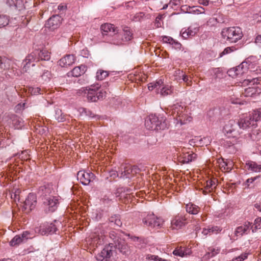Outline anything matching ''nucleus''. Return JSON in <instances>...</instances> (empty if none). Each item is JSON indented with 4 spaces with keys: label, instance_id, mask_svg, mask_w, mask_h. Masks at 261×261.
Returning <instances> with one entry per match:
<instances>
[{
    "label": "nucleus",
    "instance_id": "obj_1",
    "mask_svg": "<svg viewBox=\"0 0 261 261\" xmlns=\"http://www.w3.org/2000/svg\"><path fill=\"white\" fill-rule=\"evenodd\" d=\"M186 108L178 104L174 105L167 110V113L172 115L180 125L186 124L192 120V118L187 114Z\"/></svg>",
    "mask_w": 261,
    "mask_h": 261
},
{
    "label": "nucleus",
    "instance_id": "obj_2",
    "mask_svg": "<svg viewBox=\"0 0 261 261\" xmlns=\"http://www.w3.org/2000/svg\"><path fill=\"white\" fill-rule=\"evenodd\" d=\"M168 125L166 118L161 115L151 114L145 122V126L149 130H163L168 127Z\"/></svg>",
    "mask_w": 261,
    "mask_h": 261
},
{
    "label": "nucleus",
    "instance_id": "obj_3",
    "mask_svg": "<svg viewBox=\"0 0 261 261\" xmlns=\"http://www.w3.org/2000/svg\"><path fill=\"white\" fill-rule=\"evenodd\" d=\"M222 37L230 43H236L242 39L243 35L240 27L226 28L221 32Z\"/></svg>",
    "mask_w": 261,
    "mask_h": 261
},
{
    "label": "nucleus",
    "instance_id": "obj_4",
    "mask_svg": "<svg viewBox=\"0 0 261 261\" xmlns=\"http://www.w3.org/2000/svg\"><path fill=\"white\" fill-rule=\"evenodd\" d=\"M99 87L97 85L91 86L90 88L83 87L80 89L82 92L86 94L88 100L90 101L95 102L99 99H102L106 96V92L100 90L97 91Z\"/></svg>",
    "mask_w": 261,
    "mask_h": 261
},
{
    "label": "nucleus",
    "instance_id": "obj_5",
    "mask_svg": "<svg viewBox=\"0 0 261 261\" xmlns=\"http://www.w3.org/2000/svg\"><path fill=\"white\" fill-rule=\"evenodd\" d=\"M223 132L228 137L237 138L242 132L239 128L238 122L230 120L227 122L223 127Z\"/></svg>",
    "mask_w": 261,
    "mask_h": 261
},
{
    "label": "nucleus",
    "instance_id": "obj_6",
    "mask_svg": "<svg viewBox=\"0 0 261 261\" xmlns=\"http://www.w3.org/2000/svg\"><path fill=\"white\" fill-rule=\"evenodd\" d=\"M143 223L150 228H160L164 223L163 220L155 216L153 214H149L143 219Z\"/></svg>",
    "mask_w": 261,
    "mask_h": 261
},
{
    "label": "nucleus",
    "instance_id": "obj_7",
    "mask_svg": "<svg viewBox=\"0 0 261 261\" xmlns=\"http://www.w3.org/2000/svg\"><path fill=\"white\" fill-rule=\"evenodd\" d=\"M59 204L58 199L55 196H49L44 199L43 206L44 211L47 213L55 212L58 207Z\"/></svg>",
    "mask_w": 261,
    "mask_h": 261
},
{
    "label": "nucleus",
    "instance_id": "obj_8",
    "mask_svg": "<svg viewBox=\"0 0 261 261\" xmlns=\"http://www.w3.org/2000/svg\"><path fill=\"white\" fill-rule=\"evenodd\" d=\"M120 35L121 36L120 39L117 38L120 35H118L115 37L113 40V44L119 45L124 42L130 41L133 38L132 31L128 27H124Z\"/></svg>",
    "mask_w": 261,
    "mask_h": 261
},
{
    "label": "nucleus",
    "instance_id": "obj_9",
    "mask_svg": "<svg viewBox=\"0 0 261 261\" xmlns=\"http://www.w3.org/2000/svg\"><path fill=\"white\" fill-rule=\"evenodd\" d=\"M37 55H38V53L34 51L26 57L23 62V72H28L31 67H34L35 65V62L39 61L37 56H36Z\"/></svg>",
    "mask_w": 261,
    "mask_h": 261
},
{
    "label": "nucleus",
    "instance_id": "obj_10",
    "mask_svg": "<svg viewBox=\"0 0 261 261\" xmlns=\"http://www.w3.org/2000/svg\"><path fill=\"white\" fill-rule=\"evenodd\" d=\"M247 66L248 62H243L236 68L230 69L228 71L229 75L232 77H241L248 72Z\"/></svg>",
    "mask_w": 261,
    "mask_h": 261
},
{
    "label": "nucleus",
    "instance_id": "obj_11",
    "mask_svg": "<svg viewBox=\"0 0 261 261\" xmlns=\"http://www.w3.org/2000/svg\"><path fill=\"white\" fill-rule=\"evenodd\" d=\"M114 246L109 244L105 248L96 256L98 261H107L113 254Z\"/></svg>",
    "mask_w": 261,
    "mask_h": 261
},
{
    "label": "nucleus",
    "instance_id": "obj_12",
    "mask_svg": "<svg viewBox=\"0 0 261 261\" xmlns=\"http://www.w3.org/2000/svg\"><path fill=\"white\" fill-rule=\"evenodd\" d=\"M57 231V227L53 223H46L41 225L39 227H36L35 231L41 235H47L49 233H55Z\"/></svg>",
    "mask_w": 261,
    "mask_h": 261
},
{
    "label": "nucleus",
    "instance_id": "obj_13",
    "mask_svg": "<svg viewBox=\"0 0 261 261\" xmlns=\"http://www.w3.org/2000/svg\"><path fill=\"white\" fill-rule=\"evenodd\" d=\"M240 130L248 129L252 127H256L255 122L251 118L249 115L240 118L238 121Z\"/></svg>",
    "mask_w": 261,
    "mask_h": 261
},
{
    "label": "nucleus",
    "instance_id": "obj_14",
    "mask_svg": "<svg viewBox=\"0 0 261 261\" xmlns=\"http://www.w3.org/2000/svg\"><path fill=\"white\" fill-rule=\"evenodd\" d=\"M94 174L92 172L80 171L77 173V179L84 185H88L95 178Z\"/></svg>",
    "mask_w": 261,
    "mask_h": 261
},
{
    "label": "nucleus",
    "instance_id": "obj_15",
    "mask_svg": "<svg viewBox=\"0 0 261 261\" xmlns=\"http://www.w3.org/2000/svg\"><path fill=\"white\" fill-rule=\"evenodd\" d=\"M37 203L36 197L33 193H30L23 202V208L29 211L33 210Z\"/></svg>",
    "mask_w": 261,
    "mask_h": 261
},
{
    "label": "nucleus",
    "instance_id": "obj_16",
    "mask_svg": "<svg viewBox=\"0 0 261 261\" xmlns=\"http://www.w3.org/2000/svg\"><path fill=\"white\" fill-rule=\"evenodd\" d=\"M186 219L182 216H175L171 222V225L172 229H178L184 226L186 223Z\"/></svg>",
    "mask_w": 261,
    "mask_h": 261
},
{
    "label": "nucleus",
    "instance_id": "obj_17",
    "mask_svg": "<svg viewBox=\"0 0 261 261\" xmlns=\"http://www.w3.org/2000/svg\"><path fill=\"white\" fill-rule=\"evenodd\" d=\"M60 19L61 17L59 15H53L48 19L45 23V27L50 30H55L60 25Z\"/></svg>",
    "mask_w": 261,
    "mask_h": 261
},
{
    "label": "nucleus",
    "instance_id": "obj_18",
    "mask_svg": "<svg viewBox=\"0 0 261 261\" xmlns=\"http://www.w3.org/2000/svg\"><path fill=\"white\" fill-rule=\"evenodd\" d=\"M54 192L52 185H47L41 186L39 188L38 194L41 197L45 198L51 196L50 195Z\"/></svg>",
    "mask_w": 261,
    "mask_h": 261
},
{
    "label": "nucleus",
    "instance_id": "obj_19",
    "mask_svg": "<svg viewBox=\"0 0 261 261\" xmlns=\"http://www.w3.org/2000/svg\"><path fill=\"white\" fill-rule=\"evenodd\" d=\"M74 57L72 55H68L61 58L58 62L59 65L62 67H67L74 62Z\"/></svg>",
    "mask_w": 261,
    "mask_h": 261
},
{
    "label": "nucleus",
    "instance_id": "obj_20",
    "mask_svg": "<svg viewBox=\"0 0 261 261\" xmlns=\"http://www.w3.org/2000/svg\"><path fill=\"white\" fill-rule=\"evenodd\" d=\"M197 154L192 151L191 153H185L179 157V161L182 164H188L194 161L197 158Z\"/></svg>",
    "mask_w": 261,
    "mask_h": 261
},
{
    "label": "nucleus",
    "instance_id": "obj_21",
    "mask_svg": "<svg viewBox=\"0 0 261 261\" xmlns=\"http://www.w3.org/2000/svg\"><path fill=\"white\" fill-rule=\"evenodd\" d=\"M86 241L89 245L92 247L97 246V245H100L103 243V239L102 237H99L95 233L87 238Z\"/></svg>",
    "mask_w": 261,
    "mask_h": 261
},
{
    "label": "nucleus",
    "instance_id": "obj_22",
    "mask_svg": "<svg viewBox=\"0 0 261 261\" xmlns=\"http://www.w3.org/2000/svg\"><path fill=\"white\" fill-rule=\"evenodd\" d=\"M216 179H209L206 180L204 189H201L202 193L204 195H206L208 193L211 192L216 187Z\"/></svg>",
    "mask_w": 261,
    "mask_h": 261
},
{
    "label": "nucleus",
    "instance_id": "obj_23",
    "mask_svg": "<svg viewBox=\"0 0 261 261\" xmlns=\"http://www.w3.org/2000/svg\"><path fill=\"white\" fill-rule=\"evenodd\" d=\"M221 250L219 247H210L207 249L206 253L203 257V259L207 260L218 254Z\"/></svg>",
    "mask_w": 261,
    "mask_h": 261
},
{
    "label": "nucleus",
    "instance_id": "obj_24",
    "mask_svg": "<svg viewBox=\"0 0 261 261\" xmlns=\"http://www.w3.org/2000/svg\"><path fill=\"white\" fill-rule=\"evenodd\" d=\"M103 35H107L108 33L117 32V28H115L113 24L111 23H105L102 24L100 27Z\"/></svg>",
    "mask_w": 261,
    "mask_h": 261
},
{
    "label": "nucleus",
    "instance_id": "obj_25",
    "mask_svg": "<svg viewBox=\"0 0 261 261\" xmlns=\"http://www.w3.org/2000/svg\"><path fill=\"white\" fill-rule=\"evenodd\" d=\"M7 4L12 9L20 10L23 8L22 0H7Z\"/></svg>",
    "mask_w": 261,
    "mask_h": 261
},
{
    "label": "nucleus",
    "instance_id": "obj_26",
    "mask_svg": "<svg viewBox=\"0 0 261 261\" xmlns=\"http://www.w3.org/2000/svg\"><path fill=\"white\" fill-rule=\"evenodd\" d=\"M198 30L199 29L197 27L192 29V27H190L184 31H181V36L184 39L194 36L198 32Z\"/></svg>",
    "mask_w": 261,
    "mask_h": 261
},
{
    "label": "nucleus",
    "instance_id": "obj_27",
    "mask_svg": "<svg viewBox=\"0 0 261 261\" xmlns=\"http://www.w3.org/2000/svg\"><path fill=\"white\" fill-rule=\"evenodd\" d=\"M250 226L249 222H246L243 225L238 227L235 230V235L236 236H243V234L249 231Z\"/></svg>",
    "mask_w": 261,
    "mask_h": 261
},
{
    "label": "nucleus",
    "instance_id": "obj_28",
    "mask_svg": "<svg viewBox=\"0 0 261 261\" xmlns=\"http://www.w3.org/2000/svg\"><path fill=\"white\" fill-rule=\"evenodd\" d=\"M246 167L248 170L252 172H257L261 171V165H258L256 163L251 161L246 162Z\"/></svg>",
    "mask_w": 261,
    "mask_h": 261
},
{
    "label": "nucleus",
    "instance_id": "obj_29",
    "mask_svg": "<svg viewBox=\"0 0 261 261\" xmlns=\"http://www.w3.org/2000/svg\"><path fill=\"white\" fill-rule=\"evenodd\" d=\"M34 51L35 52H37V53H38V55H36V56H37L39 61H48L50 59V53H49L47 50H35Z\"/></svg>",
    "mask_w": 261,
    "mask_h": 261
},
{
    "label": "nucleus",
    "instance_id": "obj_30",
    "mask_svg": "<svg viewBox=\"0 0 261 261\" xmlns=\"http://www.w3.org/2000/svg\"><path fill=\"white\" fill-rule=\"evenodd\" d=\"M86 69V67L85 65H81L74 67L69 73L73 76L79 77L85 73Z\"/></svg>",
    "mask_w": 261,
    "mask_h": 261
},
{
    "label": "nucleus",
    "instance_id": "obj_31",
    "mask_svg": "<svg viewBox=\"0 0 261 261\" xmlns=\"http://www.w3.org/2000/svg\"><path fill=\"white\" fill-rule=\"evenodd\" d=\"M248 71L254 73L256 74L261 73V67L257 63H248Z\"/></svg>",
    "mask_w": 261,
    "mask_h": 261
},
{
    "label": "nucleus",
    "instance_id": "obj_32",
    "mask_svg": "<svg viewBox=\"0 0 261 261\" xmlns=\"http://www.w3.org/2000/svg\"><path fill=\"white\" fill-rule=\"evenodd\" d=\"M186 210L188 213L196 215L199 213L200 208L192 203H189L186 205Z\"/></svg>",
    "mask_w": 261,
    "mask_h": 261
},
{
    "label": "nucleus",
    "instance_id": "obj_33",
    "mask_svg": "<svg viewBox=\"0 0 261 261\" xmlns=\"http://www.w3.org/2000/svg\"><path fill=\"white\" fill-rule=\"evenodd\" d=\"M54 117L59 122H64L66 120V115H64L62 113V110L59 109H57L55 110Z\"/></svg>",
    "mask_w": 261,
    "mask_h": 261
},
{
    "label": "nucleus",
    "instance_id": "obj_34",
    "mask_svg": "<svg viewBox=\"0 0 261 261\" xmlns=\"http://www.w3.org/2000/svg\"><path fill=\"white\" fill-rule=\"evenodd\" d=\"M163 86V81L160 80L156 81L155 83H151L148 85V89L149 90H152L153 89H156V92L159 93V90Z\"/></svg>",
    "mask_w": 261,
    "mask_h": 261
},
{
    "label": "nucleus",
    "instance_id": "obj_35",
    "mask_svg": "<svg viewBox=\"0 0 261 261\" xmlns=\"http://www.w3.org/2000/svg\"><path fill=\"white\" fill-rule=\"evenodd\" d=\"M29 93L31 95L43 94L45 91V89L40 87H30L28 88Z\"/></svg>",
    "mask_w": 261,
    "mask_h": 261
},
{
    "label": "nucleus",
    "instance_id": "obj_36",
    "mask_svg": "<svg viewBox=\"0 0 261 261\" xmlns=\"http://www.w3.org/2000/svg\"><path fill=\"white\" fill-rule=\"evenodd\" d=\"M78 111L81 116H87L89 118H94L96 116L91 111L84 108H80Z\"/></svg>",
    "mask_w": 261,
    "mask_h": 261
},
{
    "label": "nucleus",
    "instance_id": "obj_37",
    "mask_svg": "<svg viewBox=\"0 0 261 261\" xmlns=\"http://www.w3.org/2000/svg\"><path fill=\"white\" fill-rule=\"evenodd\" d=\"M251 118L255 122V125L257 126L256 122L261 119V109L253 111L251 114L249 115Z\"/></svg>",
    "mask_w": 261,
    "mask_h": 261
},
{
    "label": "nucleus",
    "instance_id": "obj_38",
    "mask_svg": "<svg viewBox=\"0 0 261 261\" xmlns=\"http://www.w3.org/2000/svg\"><path fill=\"white\" fill-rule=\"evenodd\" d=\"M219 166L222 171L229 172L231 170L232 163H227L223 160H222V161L219 162Z\"/></svg>",
    "mask_w": 261,
    "mask_h": 261
},
{
    "label": "nucleus",
    "instance_id": "obj_39",
    "mask_svg": "<svg viewBox=\"0 0 261 261\" xmlns=\"http://www.w3.org/2000/svg\"><path fill=\"white\" fill-rule=\"evenodd\" d=\"M10 60L5 57H0V69L5 70L10 67Z\"/></svg>",
    "mask_w": 261,
    "mask_h": 261
},
{
    "label": "nucleus",
    "instance_id": "obj_40",
    "mask_svg": "<svg viewBox=\"0 0 261 261\" xmlns=\"http://www.w3.org/2000/svg\"><path fill=\"white\" fill-rule=\"evenodd\" d=\"M173 92V89L171 86L164 85L159 90V93L162 96H166L171 94Z\"/></svg>",
    "mask_w": 261,
    "mask_h": 261
},
{
    "label": "nucleus",
    "instance_id": "obj_41",
    "mask_svg": "<svg viewBox=\"0 0 261 261\" xmlns=\"http://www.w3.org/2000/svg\"><path fill=\"white\" fill-rule=\"evenodd\" d=\"M110 223L112 224H113L114 225L116 226L120 227L122 225V222L120 220L119 216L118 215H114L111 216L109 218Z\"/></svg>",
    "mask_w": 261,
    "mask_h": 261
},
{
    "label": "nucleus",
    "instance_id": "obj_42",
    "mask_svg": "<svg viewBox=\"0 0 261 261\" xmlns=\"http://www.w3.org/2000/svg\"><path fill=\"white\" fill-rule=\"evenodd\" d=\"M261 82V77H254L252 79H248L244 80V85H254V84H259Z\"/></svg>",
    "mask_w": 261,
    "mask_h": 261
},
{
    "label": "nucleus",
    "instance_id": "obj_43",
    "mask_svg": "<svg viewBox=\"0 0 261 261\" xmlns=\"http://www.w3.org/2000/svg\"><path fill=\"white\" fill-rule=\"evenodd\" d=\"M191 14H204L205 12V9L204 8L201 6H193L191 7Z\"/></svg>",
    "mask_w": 261,
    "mask_h": 261
},
{
    "label": "nucleus",
    "instance_id": "obj_44",
    "mask_svg": "<svg viewBox=\"0 0 261 261\" xmlns=\"http://www.w3.org/2000/svg\"><path fill=\"white\" fill-rule=\"evenodd\" d=\"M23 241L20 235H17L10 242V245L12 246H15Z\"/></svg>",
    "mask_w": 261,
    "mask_h": 261
},
{
    "label": "nucleus",
    "instance_id": "obj_45",
    "mask_svg": "<svg viewBox=\"0 0 261 261\" xmlns=\"http://www.w3.org/2000/svg\"><path fill=\"white\" fill-rule=\"evenodd\" d=\"M108 76V73L107 71L99 70L96 73V79L98 80H103Z\"/></svg>",
    "mask_w": 261,
    "mask_h": 261
},
{
    "label": "nucleus",
    "instance_id": "obj_46",
    "mask_svg": "<svg viewBox=\"0 0 261 261\" xmlns=\"http://www.w3.org/2000/svg\"><path fill=\"white\" fill-rule=\"evenodd\" d=\"M173 254L175 256L183 257L187 254V252L185 251L181 247L176 248L173 252Z\"/></svg>",
    "mask_w": 261,
    "mask_h": 261
},
{
    "label": "nucleus",
    "instance_id": "obj_47",
    "mask_svg": "<svg viewBox=\"0 0 261 261\" xmlns=\"http://www.w3.org/2000/svg\"><path fill=\"white\" fill-rule=\"evenodd\" d=\"M9 21V18L7 16L0 15V28L7 25Z\"/></svg>",
    "mask_w": 261,
    "mask_h": 261
},
{
    "label": "nucleus",
    "instance_id": "obj_48",
    "mask_svg": "<svg viewBox=\"0 0 261 261\" xmlns=\"http://www.w3.org/2000/svg\"><path fill=\"white\" fill-rule=\"evenodd\" d=\"M124 171H122L121 170V175L120 176L121 177L126 176V177H128V175L130 173L132 172V169H130V167L129 166L124 167L123 168Z\"/></svg>",
    "mask_w": 261,
    "mask_h": 261
},
{
    "label": "nucleus",
    "instance_id": "obj_49",
    "mask_svg": "<svg viewBox=\"0 0 261 261\" xmlns=\"http://www.w3.org/2000/svg\"><path fill=\"white\" fill-rule=\"evenodd\" d=\"M163 41L164 42V43H169L170 44H176V45H179L180 44L178 43V42H176L175 40H174L173 39V38H172L171 37H167V36H165L163 38Z\"/></svg>",
    "mask_w": 261,
    "mask_h": 261
},
{
    "label": "nucleus",
    "instance_id": "obj_50",
    "mask_svg": "<svg viewBox=\"0 0 261 261\" xmlns=\"http://www.w3.org/2000/svg\"><path fill=\"white\" fill-rule=\"evenodd\" d=\"M23 241H26L29 239H32L34 238V236L29 231H25L20 235Z\"/></svg>",
    "mask_w": 261,
    "mask_h": 261
},
{
    "label": "nucleus",
    "instance_id": "obj_51",
    "mask_svg": "<svg viewBox=\"0 0 261 261\" xmlns=\"http://www.w3.org/2000/svg\"><path fill=\"white\" fill-rule=\"evenodd\" d=\"M210 229L211 235L212 234H218L220 233L222 231V228L220 226H215L210 227Z\"/></svg>",
    "mask_w": 261,
    "mask_h": 261
},
{
    "label": "nucleus",
    "instance_id": "obj_52",
    "mask_svg": "<svg viewBox=\"0 0 261 261\" xmlns=\"http://www.w3.org/2000/svg\"><path fill=\"white\" fill-rule=\"evenodd\" d=\"M51 73L48 70L45 71L42 74L41 77L45 82H48L49 81L51 77Z\"/></svg>",
    "mask_w": 261,
    "mask_h": 261
},
{
    "label": "nucleus",
    "instance_id": "obj_53",
    "mask_svg": "<svg viewBox=\"0 0 261 261\" xmlns=\"http://www.w3.org/2000/svg\"><path fill=\"white\" fill-rule=\"evenodd\" d=\"M174 75L175 76V80H180L181 79L185 74H184L182 71L178 69L175 71Z\"/></svg>",
    "mask_w": 261,
    "mask_h": 261
},
{
    "label": "nucleus",
    "instance_id": "obj_54",
    "mask_svg": "<svg viewBox=\"0 0 261 261\" xmlns=\"http://www.w3.org/2000/svg\"><path fill=\"white\" fill-rule=\"evenodd\" d=\"M149 259H152L154 261H169L168 260L163 259L158 256L153 255H149L147 257Z\"/></svg>",
    "mask_w": 261,
    "mask_h": 261
},
{
    "label": "nucleus",
    "instance_id": "obj_55",
    "mask_svg": "<svg viewBox=\"0 0 261 261\" xmlns=\"http://www.w3.org/2000/svg\"><path fill=\"white\" fill-rule=\"evenodd\" d=\"M250 136L252 140L258 141L260 139L261 135L258 133H256V134H255V133L253 132L250 134Z\"/></svg>",
    "mask_w": 261,
    "mask_h": 261
},
{
    "label": "nucleus",
    "instance_id": "obj_56",
    "mask_svg": "<svg viewBox=\"0 0 261 261\" xmlns=\"http://www.w3.org/2000/svg\"><path fill=\"white\" fill-rule=\"evenodd\" d=\"M233 50L234 49L233 47H227L225 48L222 53H220V57H221L224 55L228 54L233 51Z\"/></svg>",
    "mask_w": 261,
    "mask_h": 261
},
{
    "label": "nucleus",
    "instance_id": "obj_57",
    "mask_svg": "<svg viewBox=\"0 0 261 261\" xmlns=\"http://www.w3.org/2000/svg\"><path fill=\"white\" fill-rule=\"evenodd\" d=\"M191 7L187 6V5H182L181 7V10L182 12L184 13H190V11H191Z\"/></svg>",
    "mask_w": 261,
    "mask_h": 261
},
{
    "label": "nucleus",
    "instance_id": "obj_58",
    "mask_svg": "<svg viewBox=\"0 0 261 261\" xmlns=\"http://www.w3.org/2000/svg\"><path fill=\"white\" fill-rule=\"evenodd\" d=\"M247 257V254H242L240 256L233 259L232 261H243Z\"/></svg>",
    "mask_w": 261,
    "mask_h": 261
},
{
    "label": "nucleus",
    "instance_id": "obj_59",
    "mask_svg": "<svg viewBox=\"0 0 261 261\" xmlns=\"http://www.w3.org/2000/svg\"><path fill=\"white\" fill-rule=\"evenodd\" d=\"M181 80L186 83L187 86H190L191 85V80L189 79L187 75H184L181 78Z\"/></svg>",
    "mask_w": 261,
    "mask_h": 261
},
{
    "label": "nucleus",
    "instance_id": "obj_60",
    "mask_svg": "<svg viewBox=\"0 0 261 261\" xmlns=\"http://www.w3.org/2000/svg\"><path fill=\"white\" fill-rule=\"evenodd\" d=\"M255 92L254 89L252 87H249L245 89V93L246 94L247 96H248L250 95H252Z\"/></svg>",
    "mask_w": 261,
    "mask_h": 261
},
{
    "label": "nucleus",
    "instance_id": "obj_61",
    "mask_svg": "<svg viewBox=\"0 0 261 261\" xmlns=\"http://www.w3.org/2000/svg\"><path fill=\"white\" fill-rule=\"evenodd\" d=\"M259 176H256L254 177H251L250 178H248L246 181V184L247 185V187H249L251 184H252L253 182H254Z\"/></svg>",
    "mask_w": 261,
    "mask_h": 261
},
{
    "label": "nucleus",
    "instance_id": "obj_62",
    "mask_svg": "<svg viewBox=\"0 0 261 261\" xmlns=\"http://www.w3.org/2000/svg\"><path fill=\"white\" fill-rule=\"evenodd\" d=\"M202 233L204 236H206L208 234L211 235L210 227L207 228H203L202 231Z\"/></svg>",
    "mask_w": 261,
    "mask_h": 261
},
{
    "label": "nucleus",
    "instance_id": "obj_63",
    "mask_svg": "<svg viewBox=\"0 0 261 261\" xmlns=\"http://www.w3.org/2000/svg\"><path fill=\"white\" fill-rule=\"evenodd\" d=\"M145 16V13L144 12H139L136 14V18H138L140 20V18H142Z\"/></svg>",
    "mask_w": 261,
    "mask_h": 261
},
{
    "label": "nucleus",
    "instance_id": "obj_64",
    "mask_svg": "<svg viewBox=\"0 0 261 261\" xmlns=\"http://www.w3.org/2000/svg\"><path fill=\"white\" fill-rule=\"evenodd\" d=\"M254 207L259 212H261V202L255 203L254 204Z\"/></svg>",
    "mask_w": 261,
    "mask_h": 261
}]
</instances>
